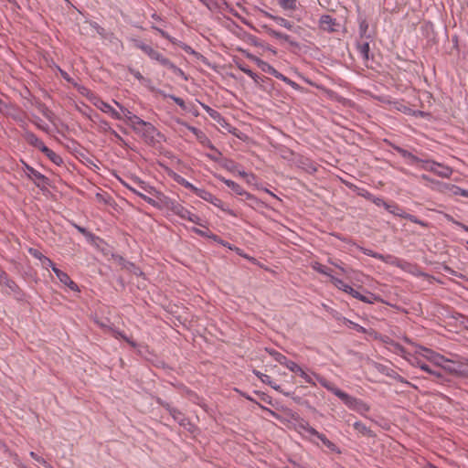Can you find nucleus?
<instances>
[{
	"instance_id": "obj_49",
	"label": "nucleus",
	"mask_w": 468,
	"mask_h": 468,
	"mask_svg": "<svg viewBox=\"0 0 468 468\" xmlns=\"http://www.w3.org/2000/svg\"><path fill=\"white\" fill-rule=\"evenodd\" d=\"M305 433L307 434L305 438L309 440V441H311L313 444L318 445V443L314 440V438H317V436L320 433L317 430L311 426L310 428H307Z\"/></svg>"
},
{
	"instance_id": "obj_17",
	"label": "nucleus",
	"mask_w": 468,
	"mask_h": 468,
	"mask_svg": "<svg viewBox=\"0 0 468 468\" xmlns=\"http://www.w3.org/2000/svg\"><path fill=\"white\" fill-rule=\"evenodd\" d=\"M248 58H250L251 60H253L257 66L264 72L270 74V75H273L274 73H277V69L272 67L271 64H269L268 62L266 61H263L262 59L257 58L256 56H253V55H248Z\"/></svg>"
},
{
	"instance_id": "obj_52",
	"label": "nucleus",
	"mask_w": 468,
	"mask_h": 468,
	"mask_svg": "<svg viewBox=\"0 0 468 468\" xmlns=\"http://www.w3.org/2000/svg\"><path fill=\"white\" fill-rule=\"evenodd\" d=\"M151 28L155 30L156 32H158L162 37L169 40L171 43H173V44L176 43L175 38L172 37L167 32H165V30L161 29L160 27L153 25L151 27Z\"/></svg>"
},
{
	"instance_id": "obj_60",
	"label": "nucleus",
	"mask_w": 468,
	"mask_h": 468,
	"mask_svg": "<svg viewBox=\"0 0 468 468\" xmlns=\"http://www.w3.org/2000/svg\"><path fill=\"white\" fill-rule=\"evenodd\" d=\"M129 71L135 79H137L139 81L144 83L147 81V80L140 73V71L134 69H129Z\"/></svg>"
},
{
	"instance_id": "obj_36",
	"label": "nucleus",
	"mask_w": 468,
	"mask_h": 468,
	"mask_svg": "<svg viewBox=\"0 0 468 468\" xmlns=\"http://www.w3.org/2000/svg\"><path fill=\"white\" fill-rule=\"evenodd\" d=\"M311 266L314 271H315L321 274L326 275L330 279H331V276H333L332 271L330 269H328L327 267L322 265L321 263H319L317 261L313 262Z\"/></svg>"
},
{
	"instance_id": "obj_45",
	"label": "nucleus",
	"mask_w": 468,
	"mask_h": 468,
	"mask_svg": "<svg viewBox=\"0 0 468 468\" xmlns=\"http://www.w3.org/2000/svg\"><path fill=\"white\" fill-rule=\"evenodd\" d=\"M342 321H343V324H346V326H348L349 328H352L359 333L366 332V329L363 326H361L360 324H358L346 317H342Z\"/></svg>"
},
{
	"instance_id": "obj_48",
	"label": "nucleus",
	"mask_w": 468,
	"mask_h": 468,
	"mask_svg": "<svg viewBox=\"0 0 468 468\" xmlns=\"http://www.w3.org/2000/svg\"><path fill=\"white\" fill-rule=\"evenodd\" d=\"M219 164L221 165L222 167H224L229 172H235L237 168V164L230 159L222 158Z\"/></svg>"
},
{
	"instance_id": "obj_20",
	"label": "nucleus",
	"mask_w": 468,
	"mask_h": 468,
	"mask_svg": "<svg viewBox=\"0 0 468 468\" xmlns=\"http://www.w3.org/2000/svg\"><path fill=\"white\" fill-rule=\"evenodd\" d=\"M42 153L56 165L60 166L63 165V158L48 146H46L45 149H42Z\"/></svg>"
},
{
	"instance_id": "obj_64",
	"label": "nucleus",
	"mask_w": 468,
	"mask_h": 468,
	"mask_svg": "<svg viewBox=\"0 0 468 468\" xmlns=\"http://www.w3.org/2000/svg\"><path fill=\"white\" fill-rule=\"evenodd\" d=\"M288 462L292 466H284L283 468H307L305 465L301 464L292 459H289Z\"/></svg>"
},
{
	"instance_id": "obj_23",
	"label": "nucleus",
	"mask_w": 468,
	"mask_h": 468,
	"mask_svg": "<svg viewBox=\"0 0 468 468\" xmlns=\"http://www.w3.org/2000/svg\"><path fill=\"white\" fill-rule=\"evenodd\" d=\"M396 267H398L405 271H408L410 273H412L415 275H420V272L418 271L417 265L412 264L405 260L399 259Z\"/></svg>"
},
{
	"instance_id": "obj_42",
	"label": "nucleus",
	"mask_w": 468,
	"mask_h": 468,
	"mask_svg": "<svg viewBox=\"0 0 468 468\" xmlns=\"http://www.w3.org/2000/svg\"><path fill=\"white\" fill-rule=\"evenodd\" d=\"M359 36H360V38H370V36L367 35V30H368V23L367 22L366 19H361L359 21Z\"/></svg>"
},
{
	"instance_id": "obj_37",
	"label": "nucleus",
	"mask_w": 468,
	"mask_h": 468,
	"mask_svg": "<svg viewBox=\"0 0 468 468\" xmlns=\"http://www.w3.org/2000/svg\"><path fill=\"white\" fill-rule=\"evenodd\" d=\"M283 10L294 11L297 8V0H277Z\"/></svg>"
},
{
	"instance_id": "obj_58",
	"label": "nucleus",
	"mask_w": 468,
	"mask_h": 468,
	"mask_svg": "<svg viewBox=\"0 0 468 468\" xmlns=\"http://www.w3.org/2000/svg\"><path fill=\"white\" fill-rule=\"evenodd\" d=\"M452 192L454 195L468 197V190L461 188L460 186H452Z\"/></svg>"
},
{
	"instance_id": "obj_56",
	"label": "nucleus",
	"mask_w": 468,
	"mask_h": 468,
	"mask_svg": "<svg viewBox=\"0 0 468 468\" xmlns=\"http://www.w3.org/2000/svg\"><path fill=\"white\" fill-rule=\"evenodd\" d=\"M418 354L426 357L428 360L431 361V356L436 355L434 351L431 349L426 348V347H420V351H418Z\"/></svg>"
},
{
	"instance_id": "obj_39",
	"label": "nucleus",
	"mask_w": 468,
	"mask_h": 468,
	"mask_svg": "<svg viewBox=\"0 0 468 468\" xmlns=\"http://www.w3.org/2000/svg\"><path fill=\"white\" fill-rule=\"evenodd\" d=\"M418 163H421V168L425 171L435 173V169L437 168L438 163L432 160H422Z\"/></svg>"
},
{
	"instance_id": "obj_51",
	"label": "nucleus",
	"mask_w": 468,
	"mask_h": 468,
	"mask_svg": "<svg viewBox=\"0 0 468 468\" xmlns=\"http://www.w3.org/2000/svg\"><path fill=\"white\" fill-rule=\"evenodd\" d=\"M165 68L171 69L176 75L186 80L185 72L176 65H175L171 60L168 62Z\"/></svg>"
},
{
	"instance_id": "obj_4",
	"label": "nucleus",
	"mask_w": 468,
	"mask_h": 468,
	"mask_svg": "<svg viewBox=\"0 0 468 468\" xmlns=\"http://www.w3.org/2000/svg\"><path fill=\"white\" fill-rule=\"evenodd\" d=\"M133 46L136 48L141 49L144 54H146L152 60H155L160 63L162 66L166 67L170 59L165 58L162 53L154 49L152 46L145 44L140 39H132Z\"/></svg>"
},
{
	"instance_id": "obj_62",
	"label": "nucleus",
	"mask_w": 468,
	"mask_h": 468,
	"mask_svg": "<svg viewBox=\"0 0 468 468\" xmlns=\"http://www.w3.org/2000/svg\"><path fill=\"white\" fill-rule=\"evenodd\" d=\"M325 447L328 448V450L331 451L332 452H335L338 454L341 453L339 447L331 441H327Z\"/></svg>"
},
{
	"instance_id": "obj_46",
	"label": "nucleus",
	"mask_w": 468,
	"mask_h": 468,
	"mask_svg": "<svg viewBox=\"0 0 468 468\" xmlns=\"http://www.w3.org/2000/svg\"><path fill=\"white\" fill-rule=\"evenodd\" d=\"M399 154L402 157L409 159L410 164H414V163L420 161V159L419 157H417L416 155H414L413 154H411L410 152H409L408 150H406L404 148L399 149Z\"/></svg>"
},
{
	"instance_id": "obj_21",
	"label": "nucleus",
	"mask_w": 468,
	"mask_h": 468,
	"mask_svg": "<svg viewBox=\"0 0 468 468\" xmlns=\"http://www.w3.org/2000/svg\"><path fill=\"white\" fill-rule=\"evenodd\" d=\"M28 253L35 259L39 260L42 264H45V262H48V266L51 269H52V266H55L54 262L49 258L45 256L40 250H38L37 249L29 248Z\"/></svg>"
},
{
	"instance_id": "obj_14",
	"label": "nucleus",
	"mask_w": 468,
	"mask_h": 468,
	"mask_svg": "<svg viewBox=\"0 0 468 468\" xmlns=\"http://www.w3.org/2000/svg\"><path fill=\"white\" fill-rule=\"evenodd\" d=\"M264 28L266 29L267 33L271 37H275L277 39L283 40V41L287 42L292 47L299 48V43L297 41L293 40L289 35L282 33V32L277 31V30H274V29H272L271 27H266V26L264 27Z\"/></svg>"
},
{
	"instance_id": "obj_3",
	"label": "nucleus",
	"mask_w": 468,
	"mask_h": 468,
	"mask_svg": "<svg viewBox=\"0 0 468 468\" xmlns=\"http://www.w3.org/2000/svg\"><path fill=\"white\" fill-rule=\"evenodd\" d=\"M131 128L148 144H154L157 142L156 137L163 136L151 122H145L143 119H140L137 122L133 123Z\"/></svg>"
},
{
	"instance_id": "obj_25",
	"label": "nucleus",
	"mask_w": 468,
	"mask_h": 468,
	"mask_svg": "<svg viewBox=\"0 0 468 468\" xmlns=\"http://www.w3.org/2000/svg\"><path fill=\"white\" fill-rule=\"evenodd\" d=\"M452 174V168L443 164L438 163L434 175L441 178H449Z\"/></svg>"
},
{
	"instance_id": "obj_26",
	"label": "nucleus",
	"mask_w": 468,
	"mask_h": 468,
	"mask_svg": "<svg viewBox=\"0 0 468 468\" xmlns=\"http://www.w3.org/2000/svg\"><path fill=\"white\" fill-rule=\"evenodd\" d=\"M346 186L349 188V189H352L353 191H356V194L360 197H365L366 199L367 200H371L373 199V194L370 193L368 190L365 189V188H360L356 186H355L354 184L352 183H346Z\"/></svg>"
},
{
	"instance_id": "obj_44",
	"label": "nucleus",
	"mask_w": 468,
	"mask_h": 468,
	"mask_svg": "<svg viewBox=\"0 0 468 468\" xmlns=\"http://www.w3.org/2000/svg\"><path fill=\"white\" fill-rule=\"evenodd\" d=\"M201 106L206 111V112L209 115L210 118H212L213 120H215L217 122H219V120L221 119V115L218 111L212 109L211 107H209L208 105L204 104V103H201Z\"/></svg>"
},
{
	"instance_id": "obj_24",
	"label": "nucleus",
	"mask_w": 468,
	"mask_h": 468,
	"mask_svg": "<svg viewBox=\"0 0 468 468\" xmlns=\"http://www.w3.org/2000/svg\"><path fill=\"white\" fill-rule=\"evenodd\" d=\"M373 258L374 259H377V260H379L387 264H389V265H392V266H397L398 262H399V258L394 256V255H391V254H374L373 255Z\"/></svg>"
},
{
	"instance_id": "obj_7",
	"label": "nucleus",
	"mask_w": 468,
	"mask_h": 468,
	"mask_svg": "<svg viewBox=\"0 0 468 468\" xmlns=\"http://www.w3.org/2000/svg\"><path fill=\"white\" fill-rule=\"evenodd\" d=\"M92 104L102 112L109 114L112 119L122 120V113L112 108L108 102L104 101L99 96L92 98Z\"/></svg>"
},
{
	"instance_id": "obj_38",
	"label": "nucleus",
	"mask_w": 468,
	"mask_h": 468,
	"mask_svg": "<svg viewBox=\"0 0 468 468\" xmlns=\"http://www.w3.org/2000/svg\"><path fill=\"white\" fill-rule=\"evenodd\" d=\"M72 226L80 232L81 233L83 236H85V238L87 239L88 241L91 242V241H94L95 239H97V237L91 233L90 231H89L87 229L76 224V223H72Z\"/></svg>"
},
{
	"instance_id": "obj_13",
	"label": "nucleus",
	"mask_w": 468,
	"mask_h": 468,
	"mask_svg": "<svg viewBox=\"0 0 468 468\" xmlns=\"http://www.w3.org/2000/svg\"><path fill=\"white\" fill-rule=\"evenodd\" d=\"M408 360L410 361V363L414 366V367H420L421 370L431 374V375H433L435 376L436 378H441V375L440 372H437V371H434L432 370L425 362H423L421 360L420 357H419L418 356H412V355H410V357L408 358Z\"/></svg>"
},
{
	"instance_id": "obj_16",
	"label": "nucleus",
	"mask_w": 468,
	"mask_h": 468,
	"mask_svg": "<svg viewBox=\"0 0 468 468\" xmlns=\"http://www.w3.org/2000/svg\"><path fill=\"white\" fill-rule=\"evenodd\" d=\"M268 353L274 358L275 361H277L279 364L286 367L288 369H293L294 367V362L288 359L282 353L274 350V349H267Z\"/></svg>"
},
{
	"instance_id": "obj_61",
	"label": "nucleus",
	"mask_w": 468,
	"mask_h": 468,
	"mask_svg": "<svg viewBox=\"0 0 468 468\" xmlns=\"http://www.w3.org/2000/svg\"><path fill=\"white\" fill-rule=\"evenodd\" d=\"M372 203H374L378 207H384L386 208V206L388 205V203L385 202L383 198L379 197L373 196V199L370 200Z\"/></svg>"
},
{
	"instance_id": "obj_1",
	"label": "nucleus",
	"mask_w": 468,
	"mask_h": 468,
	"mask_svg": "<svg viewBox=\"0 0 468 468\" xmlns=\"http://www.w3.org/2000/svg\"><path fill=\"white\" fill-rule=\"evenodd\" d=\"M133 182L136 185H138V186H140L144 190V192L154 197V198L137 192L135 189L132 188L126 184H124L125 187L132 191L136 196L140 197L149 205L159 209L170 210L173 214L178 216L182 219L188 220L198 226H202V220L199 218V216L189 211L186 207H185L176 199H173L165 196L164 193L156 190L154 186H152L147 182L142 180L139 177L133 178Z\"/></svg>"
},
{
	"instance_id": "obj_15",
	"label": "nucleus",
	"mask_w": 468,
	"mask_h": 468,
	"mask_svg": "<svg viewBox=\"0 0 468 468\" xmlns=\"http://www.w3.org/2000/svg\"><path fill=\"white\" fill-rule=\"evenodd\" d=\"M23 137L26 140V142L30 144L31 146L37 148L42 152V149L46 148L45 144L41 139H39L34 133L30 131H25L23 133Z\"/></svg>"
},
{
	"instance_id": "obj_9",
	"label": "nucleus",
	"mask_w": 468,
	"mask_h": 468,
	"mask_svg": "<svg viewBox=\"0 0 468 468\" xmlns=\"http://www.w3.org/2000/svg\"><path fill=\"white\" fill-rule=\"evenodd\" d=\"M318 24L321 30L328 33L336 32L337 27L339 26L336 19L332 17L330 15H322L319 18Z\"/></svg>"
},
{
	"instance_id": "obj_54",
	"label": "nucleus",
	"mask_w": 468,
	"mask_h": 468,
	"mask_svg": "<svg viewBox=\"0 0 468 468\" xmlns=\"http://www.w3.org/2000/svg\"><path fill=\"white\" fill-rule=\"evenodd\" d=\"M404 218L410 220L412 223L420 225L422 227H427V223L425 221H423L421 219H419L416 216H414L412 214H409V213L406 212V214L404 216Z\"/></svg>"
},
{
	"instance_id": "obj_43",
	"label": "nucleus",
	"mask_w": 468,
	"mask_h": 468,
	"mask_svg": "<svg viewBox=\"0 0 468 468\" xmlns=\"http://www.w3.org/2000/svg\"><path fill=\"white\" fill-rule=\"evenodd\" d=\"M238 68L242 71L244 72L245 74H247L250 78H251L255 83H258L259 82V79L260 77L255 73L253 72L248 66L244 65V64H239L238 65Z\"/></svg>"
},
{
	"instance_id": "obj_59",
	"label": "nucleus",
	"mask_w": 468,
	"mask_h": 468,
	"mask_svg": "<svg viewBox=\"0 0 468 468\" xmlns=\"http://www.w3.org/2000/svg\"><path fill=\"white\" fill-rule=\"evenodd\" d=\"M35 124L39 130L47 133H49V126L47 123H44L40 118H37V120L35 122Z\"/></svg>"
},
{
	"instance_id": "obj_30",
	"label": "nucleus",
	"mask_w": 468,
	"mask_h": 468,
	"mask_svg": "<svg viewBox=\"0 0 468 468\" xmlns=\"http://www.w3.org/2000/svg\"><path fill=\"white\" fill-rule=\"evenodd\" d=\"M386 209L392 215L404 218V216L406 214V211L401 208L398 204L396 203H388V206H386Z\"/></svg>"
},
{
	"instance_id": "obj_27",
	"label": "nucleus",
	"mask_w": 468,
	"mask_h": 468,
	"mask_svg": "<svg viewBox=\"0 0 468 468\" xmlns=\"http://www.w3.org/2000/svg\"><path fill=\"white\" fill-rule=\"evenodd\" d=\"M376 368L378 369V372L382 373L383 375H386L395 379H401V377L395 370L385 365L378 364L376 366Z\"/></svg>"
},
{
	"instance_id": "obj_8",
	"label": "nucleus",
	"mask_w": 468,
	"mask_h": 468,
	"mask_svg": "<svg viewBox=\"0 0 468 468\" xmlns=\"http://www.w3.org/2000/svg\"><path fill=\"white\" fill-rule=\"evenodd\" d=\"M216 178L218 179L219 181L223 182L228 187H229L236 195L238 196H240V197H244L246 199L248 200H250V199H254V197L250 194L249 192H247L240 185H239L238 183L230 180V179H227L225 178L224 176H216Z\"/></svg>"
},
{
	"instance_id": "obj_50",
	"label": "nucleus",
	"mask_w": 468,
	"mask_h": 468,
	"mask_svg": "<svg viewBox=\"0 0 468 468\" xmlns=\"http://www.w3.org/2000/svg\"><path fill=\"white\" fill-rule=\"evenodd\" d=\"M379 300H380L379 296H378L372 292H367L366 294L362 295L361 302H364L367 303H374Z\"/></svg>"
},
{
	"instance_id": "obj_33",
	"label": "nucleus",
	"mask_w": 468,
	"mask_h": 468,
	"mask_svg": "<svg viewBox=\"0 0 468 468\" xmlns=\"http://www.w3.org/2000/svg\"><path fill=\"white\" fill-rule=\"evenodd\" d=\"M174 180L179 184L180 186H184L185 188L190 190L191 192L195 193V191L197 190V186H195L192 183H190L189 181H187L186 178H184L183 176H179V175H175L174 176Z\"/></svg>"
},
{
	"instance_id": "obj_11",
	"label": "nucleus",
	"mask_w": 468,
	"mask_h": 468,
	"mask_svg": "<svg viewBox=\"0 0 468 468\" xmlns=\"http://www.w3.org/2000/svg\"><path fill=\"white\" fill-rule=\"evenodd\" d=\"M264 16L266 17L273 20L277 25H279L290 31H292L294 33H297L298 29H300V27H295L292 22H291L290 20H288L284 17H282L279 16H274L269 12H264Z\"/></svg>"
},
{
	"instance_id": "obj_6",
	"label": "nucleus",
	"mask_w": 468,
	"mask_h": 468,
	"mask_svg": "<svg viewBox=\"0 0 468 468\" xmlns=\"http://www.w3.org/2000/svg\"><path fill=\"white\" fill-rule=\"evenodd\" d=\"M444 370L451 374L468 378V363L448 358Z\"/></svg>"
},
{
	"instance_id": "obj_34",
	"label": "nucleus",
	"mask_w": 468,
	"mask_h": 468,
	"mask_svg": "<svg viewBox=\"0 0 468 468\" xmlns=\"http://www.w3.org/2000/svg\"><path fill=\"white\" fill-rule=\"evenodd\" d=\"M331 282L339 290L348 293L349 291H352V287L348 284H346V282H344V281H342L341 279H338L335 276H331Z\"/></svg>"
},
{
	"instance_id": "obj_55",
	"label": "nucleus",
	"mask_w": 468,
	"mask_h": 468,
	"mask_svg": "<svg viewBox=\"0 0 468 468\" xmlns=\"http://www.w3.org/2000/svg\"><path fill=\"white\" fill-rule=\"evenodd\" d=\"M208 239H213L215 242H217L224 247H228L229 250H233L232 246L228 241L223 240L220 237H218L216 234L210 233V236H208Z\"/></svg>"
},
{
	"instance_id": "obj_63",
	"label": "nucleus",
	"mask_w": 468,
	"mask_h": 468,
	"mask_svg": "<svg viewBox=\"0 0 468 468\" xmlns=\"http://www.w3.org/2000/svg\"><path fill=\"white\" fill-rule=\"evenodd\" d=\"M206 156L207 158H209L210 160H212L214 162H217V163H219L221 161V159H222L221 158L222 154L221 155H218V154L215 153L214 151H212V153H210V154H206Z\"/></svg>"
},
{
	"instance_id": "obj_12",
	"label": "nucleus",
	"mask_w": 468,
	"mask_h": 468,
	"mask_svg": "<svg viewBox=\"0 0 468 468\" xmlns=\"http://www.w3.org/2000/svg\"><path fill=\"white\" fill-rule=\"evenodd\" d=\"M162 405L166 409L174 420L176 421L180 426L186 427L189 424L187 418L180 410L172 407L168 403Z\"/></svg>"
},
{
	"instance_id": "obj_10",
	"label": "nucleus",
	"mask_w": 468,
	"mask_h": 468,
	"mask_svg": "<svg viewBox=\"0 0 468 468\" xmlns=\"http://www.w3.org/2000/svg\"><path fill=\"white\" fill-rule=\"evenodd\" d=\"M53 272L56 274L57 278L59 280L61 283H63L65 286L69 287L71 291L74 292H80L79 286L76 282H74L70 277L58 268L57 266H52Z\"/></svg>"
},
{
	"instance_id": "obj_5",
	"label": "nucleus",
	"mask_w": 468,
	"mask_h": 468,
	"mask_svg": "<svg viewBox=\"0 0 468 468\" xmlns=\"http://www.w3.org/2000/svg\"><path fill=\"white\" fill-rule=\"evenodd\" d=\"M23 170L27 176L32 180L38 188L43 189L49 185V179L45 175L25 162H23Z\"/></svg>"
},
{
	"instance_id": "obj_40",
	"label": "nucleus",
	"mask_w": 468,
	"mask_h": 468,
	"mask_svg": "<svg viewBox=\"0 0 468 468\" xmlns=\"http://www.w3.org/2000/svg\"><path fill=\"white\" fill-rule=\"evenodd\" d=\"M194 194L207 202L212 201L213 197H215L209 191H207L204 188H198V187L197 188V190L195 191Z\"/></svg>"
},
{
	"instance_id": "obj_47",
	"label": "nucleus",
	"mask_w": 468,
	"mask_h": 468,
	"mask_svg": "<svg viewBox=\"0 0 468 468\" xmlns=\"http://www.w3.org/2000/svg\"><path fill=\"white\" fill-rule=\"evenodd\" d=\"M447 359L445 356L436 353V355H432L431 356V362L436 365V366H439L441 367V368L444 369L445 366H446V362H447Z\"/></svg>"
},
{
	"instance_id": "obj_57",
	"label": "nucleus",
	"mask_w": 468,
	"mask_h": 468,
	"mask_svg": "<svg viewBox=\"0 0 468 468\" xmlns=\"http://www.w3.org/2000/svg\"><path fill=\"white\" fill-rule=\"evenodd\" d=\"M165 98H169L174 101L181 109L186 110V106L183 99L176 97L173 94L165 95Z\"/></svg>"
},
{
	"instance_id": "obj_19",
	"label": "nucleus",
	"mask_w": 468,
	"mask_h": 468,
	"mask_svg": "<svg viewBox=\"0 0 468 468\" xmlns=\"http://www.w3.org/2000/svg\"><path fill=\"white\" fill-rule=\"evenodd\" d=\"M252 372L256 377H258L261 379L262 383L271 386L276 391L282 392L281 386L273 382L269 375L263 374L256 369H253Z\"/></svg>"
},
{
	"instance_id": "obj_28",
	"label": "nucleus",
	"mask_w": 468,
	"mask_h": 468,
	"mask_svg": "<svg viewBox=\"0 0 468 468\" xmlns=\"http://www.w3.org/2000/svg\"><path fill=\"white\" fill-rule=\"evenodd\" d=\"M356 49L360 55V57L364 59V60H367L369 58V51H370V48H369V43L368 42H360L358 41L356 43Z\"/></svg>"
},
{
	"instance_id": "obj_2",
	"label": "nucleus",
	"mask_w": 468,
	"mask_h": 468,
	"mask_svg": "<svg viewBox=\"0 0 468 468\" xmlns=\"http://www.w3.org/2000/svg\"><path fill=\"white\" fill-rule=\"evenodd\" d=\"M302 378L312 386L316 385V380L322 387L339 398L349 410L356 411L363 417H367V413L370 410V406L364 400L341 390L335 384L314 372L311 374L305 372V375H303Z\"/></svg>"
},
{
	"instance_id": "obj_18",
	"label": "nucleus",
	"mask_w": 468,
	"mask_h": 468,
	"mask_svg": "<svg viewBox=\"0 0 468 468\" xmlns=\"http://www.w3.org/2000/svg\"><path fill=\"white\" fill-rule=\"evenodd\" d=\"M114 103L119 107V109L122 112V119H125L126 122L130 125V127L137 122L141 118L137 115L133 114L131 111H129L127 108H124L122 104H120L118 101H114Z\"/></svg>"
},
{
	"instance_id": "obj_53",
	"label": "nucleus",
	"mask_w": 468,
	"mask_h": 468,
	"mask_svg": "<svg viewBox=\"0 0 468 468\" xmlns=\"http://www.w3.org/2000/svg\"><path fill=\"white\" fill-rule=\"evenodd\" d=\"M177 122L183 126H185L186 128H187L191 133H193L195 134V136L197 137V139L198 138L199 134H202L203 132L194 126H191L189 125L188 123H186V122L184 121H181V120H178Z\"/></svg>"
},
{
	"instance_id": "obj_22",
	"label": "nucleus",
	"mask_w": 468,
	"mask_h": 468,
	"mask_svg": "<svg viewBox=\"0 0 468 468\" xmlns=\"http://www.w3.org/2000/svg\"><path fill=\"white\" fill-rule=\"evenodd\" d=\"M0 285H3V286H5L8 290H9V293H14V294H19L21 292V290L19 288V286L16 284V282L11 279L9 277V275L7 274V276L3 280V282H1Z\"/></svg>"
},
{
	"instance_id": "obj_31",
	"label": "nucleus",
	"mask_w": 468,
	"mask_h": 468,
	"mask_svg": "<svg viewBox=\"0 0 468 468\" xmlns=\"http://www.w3.org/2000/svg\"><path fill=\"white\" fill-rule=\"evenodd\" d=\"M198 142L204 145L205 147L209 148L211 151H214L218 154V155H221V152L215 147V145L211 143L209 138L203 133L202 134H199L197 138Z\"/></svg>"
},
{
	"instance_id": "obj_41",
	"label": "nucleus",
	"mask_w": 468,
	"mask_h": 468,
	"mask_svg": "<svg viewBox=\"0 0 468 468\" xmlns=\"http://www.w3.org/2000/svg\"><path fill=\"white\" fill-rule=\"evenodd\" d=\"M209 203L212 204L213 206L220 208L222 211L228 213L229 215L236 216L234 211L229 209V208L225 207L224 203L222 202V200L219 199L218 197H217L216 196L213 197L212 201H210Z\"/></svg>"
},
{
	"instance_id": "obj_35",
	"label": "nucleus",
	"mask_w": 468,
	"mask_h": 468,
	"mask_svg": "<svg viewBox=\"0 0 468 468\" xmlns=\"http://www.w3.org/2000/svg\"><path fill=\"white\" fill-rule=\"evenodd\" d=\"M90 26L104 39H112L113 37L112 33L107 32L103 27H101L97 22H91Z\"/></svg>"
},
{
	"instance_id": "obj_29",
	"label": "nucleus",
	"mask_w": 468,
	"mask_h": 468,
	"mask_svg": "<svg viewBox=\"0 0 468 468\" xmlns=\"http://www.w3.org/2000/svg\"><path fill=\"white\" fill-rule=\"evenodd\" d=\"M354 429L359 432L360 434L367 436V437H374L375 433L373 431H371L368 427H367L363 422L361 421H356L353 424Z\"/></svg>"
},
{
	"instance_id": "obj_32",
	"label": "nucleus",
	"mask_w": 468,
	"mask_h": 468,
	"mask_svg": "<svg viewBox=\"0 0 468 468\" xmlns=\"http://www.w3.org/2000/svg\"><path fill=\"white\" fill-rule=\"evenodd\" d=\"M73 86L77 89V90L83 96H85L91 103H92V98L98 97L94 92L90 90L88 88H86L83 85H80L77 82L73 83Z\"/></svg>"
}]
</instances>
